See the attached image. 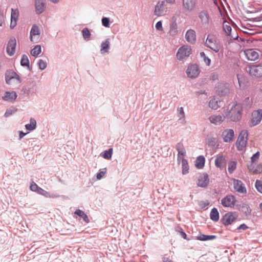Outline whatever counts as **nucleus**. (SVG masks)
I'll use <instances>...</instances> for the list:
<instances>
[{"label": "nucleus", "instance_id": "obj_1", "mask_svg": "<svg viewBox=\"0 0 262 262\" xmlns=\"http://www.w3.org/2000/svg\"><path fill=\"white\" fill-rule=\"evenodd\" d=\"M205 45L215 53L219 52L222 48L220 42L213 34H208L205 41Z\"/></svg>", "mask_w": 262, "mask_h": 262}, {"label": "nucleus", "instance_id": "obj_2", "mask_svg": "<svg viewBox=\"0 0 262 262\" xmlns=\"http://www.w3.org/2000/svg\"><path fill=\"white\" fill-rule=\"evenodd\" d=\"M242 107L239 104H235L228 112L227 116L232 121H238L242 117Z\"/></svg>", "mask_w": 262, "mask_h": 262}, {"label": "nucleus", "instance_id": "obj_3", "mask_svg": "<svg viewBox=\"0 0 262 262\" xmlns=\"http://www.w3.org/2000/svg\"><path fill=\"white\" fill-rule=\"evenodd\" d=\"M192 50L190 46L184 45L181 47L176 54V57L179 60H182L187 58L191 54Z\"/></svg>", "mask_w": 262, "mask_h": 262}, {"label": "nucleus", "instance_id": "obj_4", "mask_svg": "<svg viewBox=\"0 0 262 262\" xmlns=\"http://www.w3.org/2000/svg\"><path fill=\"white\" fill-rule=\"evenodd\" d=\"M248 136V132L246 130H243L239 133L236 142V147L238 150H242L246 147Z\"/></svg>", "mask_w": 262, "mask_h": 262}, {"label": "nucleus", "instance_id": "obj_5", "mask_svg": "<svg viewBox=\"0 0 262 262\" xmlns=\"http://www.w3.org/2000/svg\"><path fill=\"white\" fill-rule=\"evenodd\" d=\"M209 183V178L206 173H201L197 177L196 185L198 187L205 188Z\"/></svg>", "mask_w": 262, "mask_h": 262}, {"label": "nucleus", "instance_id": "obj_6", "mask_svg": "<svg viewBox=\"0 0 262 262\" xmlns=\"http://www.w3.org/2000/svg\"><path fill=\"white\" fill-rule=\"evenodd\" d=\"M236 203L235 198L233 195H227L221 200V204L225 207L233 208Z\"/></svg>", "mask_w": 262, "mask_h": 262}, {"label": "nucleus", "instance_id": "obj_7", "mask_svg": "<svg viewBox=\"0 0 262 262\" xmlns=\"http://www.w3.org/2000/svg\"><path fill=\"white\" fill-rule=\"evenodd\" d=\"M237 217L235 212H228L225 214L222 219L223 224L225 226L231 225Z\"/></svg>", "mask_w": 262, "mask_h": 262}, {"label": "nucleus", "instance_id": "obj_8", "mask_svg": "<svg viewBox=\"0 0 262 262\" xmlns=\"http://www.w3.org/2000/svg\"><path fill=\"white\" fill-rule=\"evenodd\" d=\"M249 73L256 77L262 76V64L251 65L248 68Z\"/></svg>", "mask_w": 262, "mask_h": 262}, {"label": "nucleus", "instance_id": "obj_9", "mask_svg": "<svg viewBox=\"0 0 262 262\" xmlns=\"http://www.w3.org/2000/svg\"><path fill=\"white\" fill-rule=\"evenodd\" d=\"M6 81L8 84H18L20 83L19 76L14 72L9 73L6 76Z\"/></svg>", "mask_w": 262, "mask_h": 262}, {"label": "nucleus", "instance_id": "obj_10", "mask_svg": "<svg viewBox=\"0 0 262 262\" xmlns=\"http://www.w3.org/2000/svg\"><path fill=\"white\" fill-rule=\"evenodd\" d=\"M223 29L228 36L231 37V39L235 40L237 39L238 36L235 30L232 31L231 26L228 22H224L223 24Z\"/></svg>", "mask_w": 262, "mask_h": 262}, {"label": "nucleus", "instance_id": "obj_11", "mask_svg": "<svg viewBox=\"0 0 262 262\" xmlns=\"http://www.w3.org/2000/svg\"><path fill=\"white\" fill-rule=\"evenodd\" d=\"M262 119V110L254 111L252 114L251 125L255 126L258 124Z\"/></svg>", "mask_w": 262, "mask_h": 262}, {"label": "nucleus", "instance_id": "obj_12", "mask_svg": "<svg viewBox=\"0 0 262 262\" xmlns=\"http://www.w3.org/2000/svg\"><path fill=\"white\" fill-rule=\"evenodd\" d=\"M188 76L191 78L196 77L199 73L200 70L196 64H191L189 66L186 71Z\"/></svg>", "mask_w": 262, "mask_h": 262}, {"label": "nucleus", "instance_id": "obj_13", "mask_svg": "<svg viewBox=\"0 0 262 262\" xmlns=\"http://www.w3.org/2000/svg\"><path fill=\"white\" fill-rule=\"evenodd\" d=\"M222 138L225 142H230L233 140L234 132L232 129H226L222 134Z\"/></svg>", "mask_w": 262, "mask_h": 262}, {"label": "nucleus", "instance_id": "obj_14", "mask_svg": "<svg viewBox=\"0 0 262 262\" xmlns=\"http://www.w3.org/2000/svg\"><path fill=\"white\" fill-rule=\"evenodd\" d=\"M216 91L220 95H225L229 93L230 89L227 83H220L215 87Z\"/></svg>", "mask_w": 262, "mask_h": 262}, {"label": "nucleus", "instance_id": "obj_15", "mask_svg": "<svg viewBox=\"0 0 262 262\" xmlns=\"http://www.w3.org/2000/svg\"><path fill=\"white\" fill-rule=\"evenodd\" d=\"M233 184L234 189L239 193H246V188L241 181L233 179Z\"/></svg>", "mask_w": 262, "mask_h": 262}, {"label": "nucleus", "instance_id": "obj_16", "mask_svg": "<svg viewBox=\"0 0 262 262\" xmlns=\"http://www.w3.org/2000/svg\"><path fill=\"white\" fill-rule=\"evenodd\" d=\"M196 0H183V7L188 12L192 11L195 8Z\"/></svg>", "mask_w": 262, "mask_h": 262}, {"label": "nucleus", "instance_id": "obj_17", "mask_svg": "<svg viewBox=\"0 0 262 262\" xmlns=\"http://www.w3.org/2000/svg\"><path fill=\"white\" fill-rule=\"evenodd\" d=\"M40 32L36 25H33L30 32V40L34 42H37L39 38Z\"/></svg>", "mask_w": 262, "mask_h": 262}, {"label": "nucleus", "instance_id": "obj_18", "mask_svg": "<svg viewBox=\"0 0 262 262\" xmlns=\"http://www.w3.org/2000/svg\"><path fill=\"white\" fill-rule=\"evenodd\" d=\"M244 52L247 58L249 60L254 61L258 58V53L253 49H247Z\"/></svg>", "mask_w": 262, "mask_h": 262}, {"label": "nucleus", "instance_id": "obj_19", "mask_svg": "<svg viewBox=\"0 0 262 262\" xmlns=\"http://www.w3.org/2000/svg\"><path fill=\"white\" fill-rule=\"evenodd\" d=\"M16 46V40L14 38H11L7 47V53L10 56L14 55Z\"/></svg>", "mask_w": 262, "mask_h": 262}, {"label": "nucleus", "instance_id": "obj_20", "mask_svg": "<svg viewBox=\"0 0 262 262\" xmlns=\"http://www.w3.org/2000/svg\"><path fill=\"white\" fill-rule=\"evenodd\" d=\"M210 122L215 125H219L221 124L224 119V117L221 115H212L210 116L209 118Z\"/></svg>", "mask_w": 262, "mask_h": 262}, {"label": "nucleus", "instance_id": "obj_21", "mask_svg": "<svg viewBox=\"0 0 262 262\" xmlns=\"http://www.w3.org/2000/svg\"><path fill=\"white\" fill-rule=\"evenodd\" d=\"M18 15V10L17 9H12L10 23V27L11 28H13L16 26Z\"/></svg>", "mask_w": 262, "mask_h": 262}, {"label": "nucleus", "instance_id": "obj_22", "mask_svg": "<svg viewBox=\"0 0 262 262\" xmlns=\"http://www.w3.org/2000/svg\"><path fill=\"white\" fill-rule=\"evenodd\" d=\"M186 40L191 43H194L196 40L195 32L192 29L188 30L185 34Z\"/></svg>", "mask_w": 262, "mask_h": 262}, {"label": "nucleus", "instance_id": "obj_23", "mask_svg": "<svg viewBox=\"0 0 262 262\" xmlns=\"http://www.w3.org/2000/svg\"><path fill=\"white\" fill-rule=\"evenodd\" d=\"M248 168L250 171L255 174L259 173L262 172V166L256 164L255 162H251L248 166Z\"/></svg>", "mask_w": 262, "mask_h": 262}, {"label": "nucleus", "instance_id": "obj_24", "mask_svg": "<svg viewBox=\"0 0 262 262\" xmlns=\"http://www.w3.org/2000/svg\"><path fill=\"white\" fill-rule=\"evenodd\" d=\"M165 10V7L163 2H159L155 7L154 14L157 16H161L163 15Z\"/></svg>", "mask_w": 262, "mask_h": 262}, {"label": "nucleus", "instance_id": "obj_25", "mask_svg": "<svg viewBox=\"0 0 262 262\" xmlns=\"http://www.w3.org/2000/svg\"><path fill=\"white\" fill-rule=\"evenodd\" d=\"M17 97V94L15 92H6L3 97L4 100L12 102L14 101Z\"/></svg>", "mask_w": 262, "mask_h": 262}, {"label": "nucleus", "instance_id": "obj_26", "mask_svg": "<svg viewBox=\"0 0 262 262\" xmlns=\"http://www.w3.org/2000/svg\"><path fill=\"white\" fill-rule=\"evenodd\" d=\"M199 18L202 24L207 25L209 22V15L207 12L202 11L199 14Z\"/></svg>", "mask_w": 262, "mask_h": 262}, {"label": "nucleus", "instance_id": "obj_27", "mask_svg": "<svg viewBox=\"0 0 262 262\" xmlns=\"http://www.w3.org/2000/svg\"><path fill=\"white\" fill-rule=\"evenodd\" d=\"M45 4L41 0H36L35 10L37 14L42 13L45 9Z\"/></svg>", "mask_w": 262, "mask_h": 262}, {"label": "nucleus", "instance_id": "obj_28", "mask_svg": "<svg viewBox=\"0 0 262 262\" xmlns=\"http://www.w3.org/2000/svg\"><path fill=\"white\" fill-rule=\"evenodd\" d=\"M225 163V158L223 155H217L215 160V165L217 167L222 168Z\"/></svg>", "mask_w": 262, "mask_h": 262}, {"label": "nucleus", "instance_id": "obj_29", "mask_svg": "<svg viewBox=\"0 0 262 262\" xmlns=\"http://www.w3.org/2000/svg\"><path fill=\"white\" fill-rule=\"evenodd\" d=\"M178 25L176 22L172 23L170 25L169 35L172 37L176 36L178 33Z\"/></svg>", "mask_w": 262, "mask_h": 262}, {"label": "nucleus", "instance_id": "obj_30", "mask_svg": "<svg viewBox=\"0 0 262 262\" xmlns=\"http://www.w3.org/2000/svg\"><path fill=\"white\" fill-rule=\"evenodd\" d=\"M205 159L204 156H199L195 161V166L198 169H202L205 165Z\"/></svg>", "mask_w": 262, "mask_h": 262}, {"label": "nucleus", "instance_id": "obj_31", "mask_svg": "<svg viewBox=\"0 0 262 262\" xmlns=\"http://www.w3.org/2000/svg\"><path fill=\"white\" fill-rule=\"evenodd\" d=\"M220 101L216 100L215 98H213L209 101L208 106L213 110H216L220 106Z\"/></svg>", "mask_w": 262, "mask_h": 262}, {"label": "nucleus", "instance_id": "obj_32", "mask_svg": "<svg viewBox=\"0 0 262 262\" xmlns=\"http://www.w3.org/2000/svg\"><path fill=\"white\" fill-rule=\"evenodd\" d=\"M75 214H77L80 217H81L84 222L86 223H89L90 221L89 219V217H88L87 215L81 210L80 209H77L75 211Z\"/></svg>", "mask_w": 262, "mask_h": 262}, {"label": "nucleus", "instance_id": "obj_33", "mask_svg": "<svg viewBox=\"0 0 262 262\" xmlns=\"http://www.w3.org/2000/svg\"><path fill=\"white\" fill-rule=\"evenodd\" d=\"M210 219L215 222H217L219 220V213L215 208H213L210 214Z\"/></svg>", "mask_w": 262, "mask_h": 262}, {"label": "nucleus", "instance_id": "obj_34", "mask_svg": "<svg viewBox=\"0 0 262 262\" xmlns=\"http://www.w3.org/2000/svg\"><path fill=\"white\" fill-rule=\"evenodd\" d=\"M215 238V235H207L203 234H200L198 236H196L197 239L203 241L212 240Z\"/></svg>", "mask_w": 262, "mask_h": 262}, {"label": "nucleus", "instance_id": "obj_35", "mask_svg": "<svg viewBox=\"0 0 262 262\" xmlns=\"http://www.w3.org/2000/svg\"><path fill=\"white\" fill-rule=\"evenodd\" d=\"M26 129L31 131L35 129L36 127V121L33 118H31L30 123L25 125Z\"/></svg>", "mask_w": 262, "mask_h": 262}, {"label": "nucleus", "instance_id": "obj_36", "mask_svg": "<svg viewBox=\"0 0 262 262\" xmlns=\"http://www.w3.org/2000/svg\"><path fill=\"white\" fill-rule=\"evenodd\" d=\"M176 147L178 152V155H186V150L182 142L178 143Z\"/></svg>", "mask_w": 262, "mask_h": 262}, {"label": "nucleus", "instance_id": "obj_37", "mask_svg": "<svg viewBox=\"0 0 262 262\" xmlns=\"http://www.w3.org/2000/svg\"><path fill=\"white\" fill-rule=\"evenodd\" d=\"M110 41L109 39H107L104 42L101 43V53L104 54L107 53L109 49Z\"/></svg>", "mask_w": 262, "mask_h": 262}, {"label": "nucleus", "instance_id": "obj_38", "mask_svg": "<svg viewBox=\"0 0 262 262\" xmlns=\"http://www.w3.org/2000/svg\"><path fill=\"white\" fill-rule=\"evenodd\" d=\"M41 46L40 45H36L33 49L31 50V54L33 56L37 57L41 53Z\"/></svg>", "mask_w": 262, "mask_h": 262}, {"label": "nucleus", "instance_id": "obj_39", "mask_svg": "<svg viewBox=\"0 0 262 262\" xmlns=\"http://www.w3.org/2000/svg\"><path fill=\"white\" fill-rule=\"evenodd\" d=\"M38 194H41L42 195H43L47 198H51L52 197L51 195L50 192L43 190L40 187H39L37 189V191L36 192Z\"/></svg>", "mask_w": 262, "mask_h": 262}, {"label": "nucleus", "instance_id": "obj_40", "mask_svg": "<svg viewBox=\"0 0 262 262\" xmlns=\"http://www.w3.org/2000/svg\"><path fill=\"white\" fill-rule=\"evenodd\" d=\"M20 63L22 66L29 67V61L28 57L26 55H23L22 56Z\"/></svg>", "mask_w": 262, "mask_h": 262}, {"label": "nucleus", "instance_id": "obj_41", "mask_svg": "<svg viewBox=\"0 0 262 262\" xmlns=\"http://www.w3.org/2000/svg\"><path fill=\"white\" fill-rule=\"evenodd\" d=\"M113 154V149L110 148L108 150L104 151L102 155L103 158L105 159H110L112 158Z\"/></svg>", "mask_w": 262, "mask_h": 262}, {"label": "nucleus", "instance_id": "obj_42", "mask_svg": "<svg viewBox=\"0 0 262 262\" xmlns=\"http://www.w3.org/2000/svg\"><path fill=\"white\" fill-rule=\"evenodd\" d=\"M178 116L180 120H182V121H185V113L184 112L183 107H181L178 108Z\"/></svg>", "mask_w": 262, "mask_h": 262}, {"label": "nucleus", "instance_id": "obj_43", "mask_svg": "<svg viewBox=\"0 0 262 262\" xmlns=\"http://www.w3.org/2000/svg\"><path fill=\"white\" fill-rule=\"evenodd\" d=\"M236 164L234 161H231L228 164V171L230 173H232L233 171L236 169Z\"/></svg>", "mask_w": 262, "mask_h": 262}, {"label": "nucleus", "instance_id": "obj_44", "mask_svg": "<svg viewBox=\"0 0 262 262\" xmlns=\"http://www.w3.org/2000/svg\"><path fill=\"white\" fill-rule=\"evenodd\" d=\"M182 174H186L189 172V166L188 162L182 164Z\"/></svg>", "mask_w": 262, "mask_h": 262}, {"label": "nucleus", "instance_id": "obj_45", "mask_svg": "<svg viewBox=\"0 0 262 262\" xmlns=\"http://www.w3.org/2000/svg\"><path fill=\"white\" fill-rule=\"evenodd\" d=\"M82 35L84 39H89L90 37L91 33L88 28H84L82 31Z\"/></svg>", "mask_w": 262, "mask_h": 262}, {"label": "nucleus", "instance_id": "obj_46", "mask_svg": "<svg viewBox=\"0 0 262 262\" xmlns=\"http://www.w3.org/2000/svg\"><path fill=\"white\" fill-rule=\"evenodd\" d=\"M255 187L257 191L262 193V181L257 180L255 182Z\"/></svg>", "mask_w": 262, "mask_h": 262}, {"label": "nucleus", "instance_id": "obj_47", "mask_svg": "<svg viewBox=\"0 0 262 262\" xmlns=\"http://www.w3.org/2000/svg\"><path fill=\"white\" fill-rule=\"evenodd\" d=\"M38 66L40 70H44L47 67V62L42 59H39L38 61Z\"/></svg>", "mask_w": 262, "mask_h": 262}, {"label": "nucleus", "instance_id": "obj_48", "mask_svg": "<svg viewBox=\"0 0 262 262\" xmlns=\"http://www.w3.org/2000/svg\"><path fill=\"white\" fill-rule=\"evenodd\" d=\"M209 202L208 201H202L199 203V206L201 209H206L209 205Z\"/></svg>", "mask_w": 262, "mask_h": 262}, {"label": "nucleus", "instance_id": "obj_49", "mask_svg": "<svg viewBox=\"0 0 262 262\" xmlns=\"http://www.w3.org/2000/svg\"><path fill=\"white\" fill-rule=\"evenodd\" d=\"M186 155H178L177 160L179 163H181L182 164L184 163L187 161L184 158Z\"/></svg>", "mask_w": 262, "mask_h": 262}, {"label": "nucleus", "instance_id": "obj_50", "mask_svg": "<svg viewBox=\"0 0 262 262\" xmlns=\"http://www.w3.org/2000/svg\"><path fill=\"white\" fill-rule=\"evenodd\" d=\"M39 187L34 182L31 183L30 188L32 191L36 192Z\"/></svg>", "mask_w": 262, "mask_h": 262}, {"label": "nucleus", "instance_id": "obj_51", "mask_svg": "<svg viewBox=\"0 0 262 262\" xmlns=\"http://www.w3.org/2000/svg\"><path fill=\"white\" fill-rule=\"evenodd\" d=\"M110 19L107 17H103L102 19V25L105 27H109L110 26Z\"/></svg>", "mask_w": 262, "mask_h": 262}, {"label": "nucleus", "instance_id": "obj_52", "mask_svg": "<svg viewBox=\"0 0 262 262\" xmlns=\"http://www.w3.org/2000/svg\"><path fill=\"white\" fill-rule=\"evenodd\" d=\"M156 28L157 30L159 31H163L162 21H159L157 23V24H156Z\"/></svg>", "mask_w": 262, "mask_h": 262}, {"label": "nucleus", "instance_id": "obj_53", "mask_svg": "<svg viewBox=\"0 0 262 262\" xmlns=\"http://www.w3.org/2000/svg\"><path fill=\"white\" fill-rule=\"evenodd\" d=\"M242 211L245 212L247 213H250L251 212V209L249 208V207L248 205L246 204H244L242 207Z\"/></svg>", "mask_w": 262, "mask_h": 262}, {"label": "nucleus", "instance_id": "obj_54", "mask_svg": "<svg viewBox=\"0 0 262 262\" xmlns=\"http://www.w3.org/2000/svg\"><path fill=\"white\" fill-rule=\"evenodd\" d=\"M4 21L3 10L0 9V27L2 26Z\"/></svg>", "mask_w": 262, "mask_h": 262}, {"label": "nucleus", "instance_id": "obj_55", "mask_svg": "<svg viewBox=\"0 0 262 262\" xmlns=\"http://www.w3.org/2000/svg\"><path fill=\"white\" fill-rule=\"evenodd\" d=\"M259 156V152L257 151L255 154L253 155V156L251 157V162H255V161H256Z\"/></svg>", "mask_w": 262, "mask_h": 262}, {"label": "nucleus", "instance_id": "obj_56", "mask_svg": "<svg viewBox=\"0 0 262 262\" xmlns=\"http://www.w3.org/2000/svg\"><path fill=\"white\" fill-rule=\"evenodd\" d=\"M106 173V171H100L99 173H97V179L98 180H100L104 176V174H105Z\"/></svg>", "mask_w": 262, "mask_h": 262}, {"label": "nucleus", "instance_id": "obj_57", "mask_svg": "<svg viewBox=\"0 0 262 262\" xmlns=\"http://www.w3.org/2000/svg\"><path fill=\"white\" fill-rule=\"evenodd\" d=\"M248 228V227L246 225L243 224L241 225L237 228V229L238 230H245L247 229Z\"/></svg>", "mask_w": 262, "mask_h": 262}, {"label": "nucleus", "instance_id": "obj_58", "mask_svg": "<svg viewBox=\"0 0 262 262\" xmlns=\"http://www.w3.org/2000/svg\"><path fill=\"white\" fill-rule=\"evenodd\" d=\"M204 61L207 66H209L210 64L211 60L207 57H205L204 58Z\"/></svg>", "mask_w": 262, "mask_h": 262}, {"label": "nucleus", "instance_id": "obj_59", "mask_svg": "<svg viewBox=\"0 0 262 262\" xmlns=\"http://www.w3.org/2000/svg\"><path fill=\"white\" fill-rule=\"evenodd\" d=\"M218 75L217 74H213L212 75H211V79L213 80H215L216 79H218Z\"/></svg>", "mask_w": 262, "mask_h": 262}, {"label": "nucleus", "instance_id": "obj_60", "mask_svg": "<svg viewBox=\"0 0 262 262\" xmlns=\"http://www.w3.org/2000/svg\"><path fill=\"white\" fill-rule=\"evenodd\" d=\"M181 235H182V236L184 238V239H186L187 238V235L182 230H181Z\"/></svg>", "mask_w": 262, "mask_h": 262}, {"label": "nucleus", "instance_id": "obj_61", "mask_svg": "<svg viewBox=\"0 0 262 262\" xmlns=\"http://www.w3.org/2000/svg\"><path fill=\"white\" fill-rule=\"evenodd\" d=\"M166 1L167 3L170 4H173L175 3L176 0H166Z\"/></svg>", "mask_w": 262, "mask_h": 262}, {"label": "nucleus", "instance_id": "obj_62", "mask_svg": "<svg viewBox=\"0 0 262 262\" xmlns=\"http://www.w3.org/2000/svg\"><path fill=\"white\" fill-rule=\"evenodd\" d=\"M26 134L24 133L23 132H21L19 134V138H22L25 135H26Z\"/></svg>", "mask_w": 262, "mask_h": 262}, {"label": "nucleus", "instance_id": "obj_63", "mask_svg": "<svg viewBox=\"0 0 262 262\" xmlns=\"http://www.w3.org/2000/svg\"><path fill=\"white\" fill-rule=\"evenodd\" d=\"M237 79H238V81L239 85L241 86V81L240 80V75H237Z\"/></svg>", "mask_w": 262, "mask_h": 262}, {"label": "nucleus", "instance_id": "obj_64", "mask_svg": "<svg viewBox=\"0 0 262 262\" xmlns=\"http://www.w3.org/2000/svg\"><path fill=\"white\" fill-rule=\"evenodd\" d=\"M200 55H201V57H202V58H204L205 57H206V55H205V53H204V52H201V53H200Z\"/></svg>", "mask_w": 262, "mask_h": 262}]
</instances>
